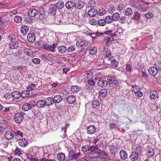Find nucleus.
<instances>
[{
    "label": "nucleus",
    "instance_id": "1",
    "mask_svg": "<svg viewBox=\"0 0 161 161\" xmlns=\"http://www.w3.org/2000/svg\"><path fill=\"white\" fill-rule=\"evenodd\" d=\"M103 55L106 56L104 61H106L107 60L109 61V59H112L113 57L111 56V53L110 49V47L108 45H105L104 46L103 51Z\"/></svg>",
    "mask_w": 161,
    "mask_h": 161
},
{
    "label": "nucleus",
    "instance_id": "2",
    "mask_svg": "<svg viewBox=\"0 0 161 161\" xmlns=\"http://www.w3.org/2000/svg\"><path fill=\"white\" fill-rule=\"evenodd\" d=\"M107 81L108 84L110 86L113 88L116 87L119 85L118 80H116L114 76L108 77Z\"/></svg>",
    "mask_w": 161,
    "mask_h": 161
},
{
    "label": "nucleus",
    "instance_id": "3",
    "mask_svg": "<svg viewBox=\"0 0 161 161\" xmlns=\"http://www.w3.org/2000/svg\"><path fill=\"white\" fill-rule=\"evenodd\" d=\"M92 107L95 108V110H94V114L96 115H99L101 112L98 108L100 105L99 102L97 100H94L92 102Z\"/></svg>",
    "mask_w": 161,
    "mask_h": 161
},
{
    "label": "nucleus",
    "instance_id": "4",
    "mask_svg": "<svg viewBox=\"0 0 161 161\" xmlns=\"http://www.w3.org/2000/svg\"><path fill=\"white\" fill-rule=\"evenodd\" d=\"M24 119V115L23 114L17 113L14 115V119L15 122L18 124L20 123Z\"/></svg>",
    "mask_w": 161,
    "mask_h": 161
},
{
    "label": "nucleus",
    "instance_id": "5",
    "mask_svg": "<svg viewBox=\"0 0 161 161\" xmlns=\"http://www.w3.org/2000/svg\"><path fill=\"white\" fill-rule=\"evenodd\" d=\"M129 3L130 5L133 7L139 9H143L142 6L138 3L135 1L133 0H131L129 2Z\"/></svg>",
    "mask_w": 161,
    "mask_h": 161
},
{
    "label": "nucleus",
    "instance_id": "6",
    "mask_svg": "<svg viewBox=\"0 0 161 161\" xmlns=\"http://www.w3.org/2000/svg\"><path fill=\"white\" fill-rule=\"evenodd\" d=\"M38 14L39 15V18L40 19H42L45 17L46 12L45 9L42 7H41L38 9Z\"/></svg>",
    "mask_w": 161,
    "mask_h": 161
},
{
    "label": "nucleus",
    "instance_id": "7",
    "mask_svg": "<svg viewBox=\"0 0 161 161\" xmlns=\"http://www.w3.org/2000/svg\"><path fill=\"white\" fill-rule=\"evenodd\" d=\"M108 82L107 80L101 78L97 82V86L100 87H104L107 85Z\"/></svg>",
    "mask_w": 161,
    "mask_h": 161
},
{
    "label": "nucleus",
    "instance_id": "8",
    "mask_svg": "<svg viewBox=\"0 0 161 161\" xmlns=\"http://www.w3.org/2000/svg\"><path fill=\"white\" fill-rule=\"evenodd\" d=\"M65 6L68 9L72 10L75 8V4L73 1H68L65 3Z\"/></svg>",
    "mask_w": 161,
    "mask_h": 161
},
{
    "label": "nucleus",
    "instance_id": "9",
    "mask_svg": "<svg viewBox=\"0 0 161 161\" xmlns=\"http://www.w3.org/2000/svg\"><path fill=\"white\" fill-rule=\"evenodd\" d=\"M76 97L73 95H69L66 98V101L69 104H73L76 102Z\"/></svg>",
    "mask_w": 161,
    "mask_h": 161
},
{
    "label": "nucleus",
    "instance_id": "10",
    "mask_svg": "<svg viewBox=\"0 0 161 161\" xmlns=\"http://www.w3.org/2000/svg\"><path fill=\"white\" fill-rule=\"evenodd\" d=\"M28 14L31 17H35L38 14V11L34 8L30 9L28 11Z\"/></svg>",
    "mask_w": 161,
    "mask_h": 161
},
{
    "label": "nucleus",
    "instance_id": "11",
    "mask_svg": "<svg viewBox=\"0 0 161 161\" xmlns=\"http://www.w3.org/2000/svg\"><path fill=\"white\" fill-rule=\"evenodd\" d=\"M158 71V69L155 67H150L148 69L149 74L154 76L156 75Z\"/></svg>",
    "mask_w": 161,
    "mask_h": 161
},
{
    "label": "nucleus",
    "instance_id": "12",
    "mask_svg": "<svg viewBox=\"0 0 161 161\" xmlns=\"http://www.w3.org/2000/svg\"><path fill=\"white\" fill-rule=\"evenodd\" d=\"M19 46V44L18 42L15 40L14 41L10 42L9 45V47L10 48L12 49H17Z\"/></svg>",
    "mask_w": 161,
    "mask_h": 161
},
{
    "label": "nucleus",
    "instance_id": "13",
    "mask_svg": "<svg viewBox=\"0 0 161 161\" xmlns=\"http://www.w3.org/2000/svg\"><path fill=\"white\" fill-rule=\"evenodd\" d=\"M5 138L8 140L13 139L14 137V134L10 131H7L4 134Z\"/></svg>",
    "mask_w": 161,
    "mask_h": 161
},
{
    "label": "nucleus",
    "instance_id": "14",
    "mask_svg": "<svg viewBox=\"0 0 161 161\" xmlns=\"http://www.w3.org/2000/svg\"><path fill=\"white\" fill-rule=\"evenodd\" d=\"M139 157L138 153L136 152H132L130 156V159L132 161H135L137 160Z\"/></svg>",
    "mask_w": 161,
    "mask_h": 161
},
{
    "label": "nucleus",
    "instance_id": "15",
    "mask_svg": "<svg viewBox=\"0 0 161 161\" xmlns=\"http://www.w3.org/2000/svg\"><path fill=\"white\" fill-rule=\"evenodd\" d=\"M18 142L19 145L22 147H26L28 144L27 140L24 138L19 139Z\"/></svg>",
    "mask_w": 161,
    "mask_h": 161
},
{
    "label": "nucleus",
    "instance_id": "16",
    "mask_svg": "<svg viewBox=\"0 0 161 161\" xmlns=\"http://www.w3.org/2000/svg\"><path fill=\"white\" fill-rule=\"evenodd\" d=\"M109 149L111 154L115 155L118 152L117 147L114 145L110 146Z\"/></svg>",
    "mask_w": 161,
    "mask_h": 161
},
{
    "label": "nucleus",
    "instance_id": "17",
    "mask_svg": "<svg viewBox=\"0 0 161 161\" xmlns=\"http://www.w3.org/2000/svg\"><path fill=\"white\" fill-rule=\"evenodd\" d=\"M31 156L30 154H28L27 155L28 158H30V160L31 161H55L53 159H48L46 158H43L42 159H36L35 158H33V157H31Z\"/></svg>",
    "mask_w": 161,
    "mask_h": 161
},
{
    "label": "nucleus",
    "instance_id": "18",
    "mask_svg": "<svg viewBox=\"0 0 161 161\" xmlns=\"http://www.w3.org/2000/svg\"><path fill=\"white\" fill-rule=\"evenodd\" d=\"M75 4V8L78 9H81L83 8L85 5L84 2L82 1H78Z\"/></svg>",
    "mask_w": 161,
    "mask_h": 161
},
{
    "label": "nucleus",
    "instance_id": "19",
    "mask_svg": "<svg viewBox=\"0 0 161 161\" xmlns=\"http://www.w3.org/2000/svg\"><path fill=\"white\" fill-rule=\"evenodd\" d=\"M95 82L92 80L89 79L86 83V88L87 89H90L92 88L95 85Z\"/></svg>",
    "mask_w": 161,
    "mask_h": 161
},
{
    "label": "nucleus",
    "instance_id": "20",
    "mask_svg": "<svg viewBox=\"0 0 161 161\" xmlns=\"http://www.w3.org/2000/svg\"><path fill=\"white\" fill-rule=\"evenodd\" d=\"M97 14V11L93 8L89 10L88 12V15L91 17H94Z\"/></svg>",
    "mask_w": 161,
    "mask_h": 161
},
{
    "label": "nucleus",
    "instance_id": "21",
    "mask_svg": "<svg viewBox=\"0 0 161 161\" xmlns=\"http://www.w3.org/2000/svg\"><path fill=\"white\" fill-rule=\"evenodd\" d=\"M54 103H60L62 100V97L59 95H56L53 98Z\"/></svg>",
    "mask_w": 161,
    "mask_h": 161
},
{
    "label": "nucleus",
    "instance_id": "22",
    "mask_svg": "<svg viewBox=\"0 0 161 161\" xmlns=\"http://www.w3.org/2000/svg\"><path fill=\"white\" fill-rule=\"evenodd\" d=\"M45 101L47 106L51 105L54 103L53 98L51 97H48L46 98Z\"/></svg>",
    "mask_w": 161,
    "mask_h": 161
},
{
    "label": "nucleus",
    "instance_id": "23",
    "mask_svg": "<svg viewBox=\"0 0 161 161\" xmlns=\"http://www.w3.org/2000/svg\"><path fill=\"white\" fill-rule=\"evenodd\" d=\"M28 41L30 42H34L35 40V36L33 33L29 34L27 36Z\"/></svg>",
    "mask_w": 161,
    "mask_h": 161
},
{
    "label": "nucleus",
    "instance_id": "24",
    "mask_svg": "<svg viewBox=\"0 0 161 161\" xmlns=\"http://www.w3.org/2000/svg\"><path fill=\"white\" fill-rule=\"evenodd\" d=\"M37 106L38 108H43L45 107L46 105L45 100H40L37 102Z\"/></svg>",
    "mask_w": 161,
    "mask_h": 161
},
{
    "label": "nucleus",
    "instance_id": "25",
    "mask_svg": "<svg viewBox=\"0 0 161 161\" xmlns=\"http://www.w3.org/2000/svg\"><path fill=\"white\" fill-rule=\"evenodd\" d=\"M120 158L122 159H125L128 157L127 153L124 150H121L119 153Z\"/></svg>",
    "mask_w": 161,
    "mask_h": 161
},
{
    "label": "nucleus",
    "instance_id": "26",
    "mask_svg": "<svg viewBox=\"0 0 161 161\" xmlns=\"http://www.w3.org/2000/svg\"><path fill=\"white\" fill-rule=\"evenodd\" d=\"M87 131L88 134H92L95 132L96 128L93 125H90L87 127Z\"/></svg>",
    "mask_w": 161,
    "mask_h": 161
},
{
    "label": "nucleus",
    "instance_id": "27",
    "mask_svg": "<svg viewBox=\"0 0 161 161\" xmlns=\"http://www.w3.org/2000/svg\"><path fill=\"white\" fill-rule=\"evenodd\" d=\"M57 8L55 5H52L50 8L49 9L48 12L49 14H51L54 15L56 13Z\"/></svg>",
    "mask_w": 161,
    "mask_h": 161
},
{
    "label": "nucleus",
    "instance_id": "28",
    "mask_svg": "<svg viewBox=\"0 0 161 161\" xmlns=\"http://www.w3.org/2000/svg\"><path fill=\"white\" fill-rule=\"evenodd\" d=\"M32 107L31 104L28 103H24L22 106L23 109L25 111H28L31 109Z\"/></svg>",
    "mask_w": 161,
    "mask_h": 161
},
{
    "label": "nucleus",
    "instance_id": "29",
    "mask_svg": "<svg viewBox=\"0 0 161 161\" xmlns=\"http://www.w3.org/2000/svg\"><path fill=\"white\" fill-rule=\"evenodd\" d=\"M64 3L61 0L58 1L55 5L56 8L59 9L62 8L64 7Z\"/></svg>",
    "mask_w": 161,
    "mask_h": 161
},
{
    "label": "nucleus",
    "instance_id": "30",
    "mask_svg": "<svg viewBox=\"0 0 161 161\" xmlns=\"http://www.w3.org/2000/svg\"><path fill=\"white\" fill-rule=\"evenodd\" d=\"M106 13V11L105 9L102 7H100L98 8L97 11V14L100 16H103Z\"/></svg>",
    "mask_w": 161,
    "mask_h": 161
},
{
    "label": "nucleus",
    "instance_id": "31",
    "mask_svg": "<svg viewBox=\"0 0 161 161\" xmlns=\"http://www.w3.org/2000/svg\"><path fill=\"white\" fill-rule=\"evenodd\" d=\"M20 97V93L18 91L14 92L12 93V97L15 99H18Z\"/></svg>",
    "mask_w": 161,
    "mask_h": 161
},
{
    "label": "nucleus",
    "instance_id": "32",
    "mask_svg": "<svg viewBox=\"0 0 161 161\" xmlns=\"http://www.w3.org/2000/svg\"><path fill=\"white\" fill-rule=\"evenodd\" d=\"M104 20L106 24L107 23L108 24L112 23L113 21L112 16L111 15L106 16L104 19Z\"/></svg>",
    "mask_w": 161,
    "mask_h": 161
},
{
    "label": "nucleus",
    "instance_id": "33",
    "mask_svg": "<svg viewBox=\"0 0 161 161\" xmlns=\"http://www.w3.org/2000/svg\"><path fill=\"white\" fill-rule=\"evenodd\" d=\"M29 28L27 25H23L21 28V33L24 34H25L28 32Z\"/></svg>",
    "mask_w": 161,
    "mask_h": 161
},
{
    "label": "nucleus",
    "instance_id": "34",
    "mask_svg": "<svg viewBox=\"0 0 161 161\" xmlns=\"http://www.w3.org/2000/svg\"><path fill=\"white\" fill-rule=\"evenodd\" d=\"M57 158L59 161H62L65 159V155L64 153H60L58 154Z\"/></svg>",
    "mask_w": 161,
    "mask_h": 161
},
{
    "label": "nucleus",
    "instance_id": "35",
    "mask_svg": "<svg viewBox=\"0 0 161 161\" xmlns=\"http://www.w3.org/2000/svg\"><path fill=\"white\" fill-rule=\"evenodd\" d=\"M158 93L157 92L154 91H151L150 93V96L152 99H155L157 97Z\"/></svg>",
    "mask_w": 161,
    "mask_h": 161
},
{
    "label": "nucleus",
    "instance_id": "36",
    "mask_svg": "<svg viewBox=\"0 0 161 161\" xmlns=\"http://www.w3.org/2000/svg\"><path fill=\"white\" fill-rule=\"evenodd\" d=\"M29 94V91L27 90H23L20 93L21 97L23 98H25L26 97L28 96Z\"/></svg>",
    "mask_w": 161,
    "mask_h": 161
},
{
    "label": "nucleus",
    "instance_id": "37",
    "mask_svg": "<svg viewBox=\"0 0 161 161\" xmlns=\"http://www.w3.org/2000/svg\"><path fill=\"white\" fill-rule=\"evenodd\" d=\"M112 17V19L113 21H116L119 19L120 15L119 13H116L113 14Z\"/></svg>",
    "mask_w": 161,
    "mask_h": 161
},
{
    "label": "nucleus",
    "instance_id": "38",
    "mask_svg": "<svg viewBox=\"0 0 161 161\" xmlns=\"http://www.w3.org/2000/svg\"><path fill=\"white\" fill-rule=\"evenodd\" d=\"M109 60L110 61L107 62L106 61V63H105L109 65H110V64H111L112 65L115 67L117 66L118 64V62L114 60H112L111 61V60H110V59H109Z\"/></svg>",
    "mask_w": 161,
    "mask_h": 161
},
{
    "label": "nucleus",
    "instance_id": "39",
    "mask_svg": "<svg viewBox=\"0 0 161 161\" xmlns=\"http://www.w3.org/2000/svg\"><path fill=\"white\" fill-rule=\"evenodd\" d=\"M108 93V91L106 89L103 88L101 89L99 92V95L102 97H105L106 96Z\"/></svg>",
    "mask_w": 161,
    "mask_h": 161
},
{
    "label": "nucleus",
    "instance_id": "40",
    "mask_svg": "<svg viewBox=\"0 0 161 161\" xmlns=\"http://www.w3.org/2000/svg\"><path fill=\"white\" fill-rule=\"evenodd\" d=\"M67 48L64 46L60 47L58 48V52L61 54L64 53L66 51Z\"/></svg>",
    "mask_w": 161,
    "mask_h": 161
},
{
    "label": "nucleus",
    "instance_id": "41",
    "mask_svg": "<svg viewBox=\"0 0 161 161\" xmlns=\"http://www.w3.org/2000/svg\"><path fill=\"white\" fill-rule=\"evenodd\" d=\"M44 59L47 62V61H53L54 59L52 55H45L44 57Z\"/></svg>",
    "mask_w": 161,
    "mask_h": 161
},
{
    "label": "nucleus",
    "instance_id": "42",
    "mask_svg": "<svg viewBox=\"0 0 161 161\" xmlns=\"http://www.w3.org/2000/svg\"><path fill=\"white\" fill-rule=\"evenodd\" d=\"M83 75L86 76L87 78H91L92 75V73L90 71H85L83 73Z\"/></svg>",
    "mask_w": 161,
    "mask_h": 161
},
{
    "label": "nucleus",
    "instance_id": "43",
    "mask_svg": "<svg viewBox=\"0 0 161 161\" xmlns=\"http://www.w3.org/2000/svg\"><path fill=\"white\" fill-rule=\"evenodd\" d=\"M80 88V87L78 86H71L70 90L73 92H75L79 91Z\"/></svg>",
    "mask_w": 161,
    "mask_h": 161
},
{
    "label": "nucleus",
    "instance_id": "44",
    "mask_svg": "<svg viewBox=\"0 0 161 161\" xmlns=\"http://www.w3.org/2000/svg\"><path fill=\"white\" fill-rule=\"evenodd\" d=\"M85 44V41L84 40H79L76 43V45L78 47L80 46V47H83Z\"/></svg>",
    "mask_w": 161,
    "mask_h": 161
},
{
    "label": "nucleus",
    "instance_id": "45",
    "mask_svg": "<svg viewBox=\"0 0 161 161\" xmlns=\"http://www.w3.org/2000/svg\"><path fill=\"white\" fill-rule=\"evenodd\" d=\"M92 148V147H89L88 146H84L82 147L81 150L84 153L88 151H91Z\"/></svg>",
    "mask_w": 161,
    "mask_h": 161
},
{
    "label": "nucleus",
    "instance_id": "46",
    "mask_svg": "<svg viewBox=\"0 0 161 161\" xmlns=\"http://www.w3.org/2000/svg\"><path fill=\"white\" fill-rule=\"evenodd\" d=\"M113 39V38H112L111 37L109 36H107L105 37V40H106L107 42L106 43V45H108L111 44L112 43V41Z\"/></svg>",
    "mask_w": 161,
    "mask_h": 161
},
{
    "label": "nucleus",
    "instance_id": "47",
    "mask_svg": "<svg viewBox=\"0 0 161 161\" xmlns=\"http://www.w3.org/2000/svg\"><path fill=\"white\" fill-rule=\"evenodd\" d=\"M133 12L131 8H128L126 9L125 11V14L126 15H130L132 14Z\"/></svg>",
    "mask_w": 161,
    "mask_h": 161
},
{
    "label": "nucleus",
    "instance_id": "48",
    "mask_svg": "<svg viewBox=\"0 0 161 161\" xmlns=\"http://www.w3.org/2000/svg\"><path fill=\"white\" fill-rule=\"evenodd\" d=\"M97 23L98 25L101 26H104L106 25V23L104 19H99L97 21Z\"/></svg>",
    "mask_w": 161,
    "mask_h": 161
},
{
    "label": "nucleus",
    "instance_id": "49",
    "mask_svg": "<svg viewBox=\"0 0 161 161\" xmlns=\"http://www.w3.org/2000/svg\"><path fill=\"white\" fill-rule=\"evenodd\" d=\"M75 154L74 151H71L69 153V158L70 160H72L75 157Z\"/></svg>",
    "mask_w": 161,
    "mask_h": 161
},
{
    "label": "nucleus",
    "instance_id": "50",
    "mask_svg": "<svg viewBox=\"0 0 161 161\" xmlns=\"http://www.w3.org/2000/svg\"><path fill=\"white\" fill-rule=\"evenodd\" d=\"M97 51V49L96 47H92L89 50V53L90 54L94 55L96 53Z\"/></svg>",
    "mask_w": 161,
    "mask_h": 161
},
{
    "label": "nucleus",
    "instance_id": "51",
    "mask_svg": "<svg viewBox=\"0 0 161 161\" xmlns=\"http://www.w3.org/2000/svg\"><path fill=\"white\" fill-rule=\"evenodd\" d=\"M22 19V17L19 16H16L14 18L15 22L19 23L21 22Z\"/></svg>",
    "mask_w": 161,
    "mask_h": 161
},
{
    "label": "nucleus",
    "instance_id": "52",
    "mask_svg": "<svg viewBox=\"0 0 161 161\" xmlns=\"http://www.w3.org/2000/svg\"><path fill=\"white\" fill-rule=\"evenodd\" d=\"M36 87V85L33 84H31L29 85L27 87L28 91H31L35 89Z\"/></svg>",
    "mask_w": 161,
    "mask_h": 161
},
{
    "label": "nucleus",
    "instance_id": "53",
    "mask_svg": "<svg viewBox=\"0 0 161 161\" xmlns=\"http://www.w3.org/2000/svg\"><path fill=\"white\" fill-rule=\"evenodd\" d=\"M3 110V112L8 113L10 111L9 108H3V106L0 104V111Z\"/></svg>",
    "mask_w": 161,
    "mask_h": 161
},
{
    "label": "nucleus",
    "instance_id": "54",
    "mask_svg": "<svg viewBox=\"0 0 161 161\" xmlns=\"http://www.w3.org/2000/svg\"><path fill=\"white\" fill-rule=\"evenodd\" d=\"M88 3L90 4L91 7H95L97 5V3L94 0H90L89 1Z\"/></svg>",
    "mask_w": 161,
    "mask_h": 161
},
{
    "label": "nucleus",
    "instance_id": "55",
    "mask_svg": "<svg viewBox=\"0 0 161 161\" xmlns=\"http://www.w3.org/2000/svg\"><path fill=\"white\" fill-rule=\"evenodd\" d=\"M155 66L158 70H161V62L157 61L155 63Z\"/></svg>",
    "mask_w": 161,
    "mask_h": 161
},
{
    "label": "nucleus",
    "instance_id": "56",
    "mask_svg": "<svg viewBox=\"0 0 161 161\" xmlns=\"http://www.w3.org/2000/svg\"><path fill=\"white\" fill-rule=\"evenodd\" d=\"M95 153L98 154V155L101 154L105 155L107 156V154L104 151L102 150H100L98 149L95 150Z\"/></svg>",
    "mask_w": 161,
    "mask_h": 161
},
{
    "label": "nucleus",
    "instance_id": "57",
    "mask_svg": "<svg viewBox=\"0 0 161 161\" xmlns=\"http://www.w3.org/2000/svg\"><path fill=\"white\" fill-rule=\"evenodd\" d=\"M140 16V14L138 12H136L134 14V16L133 17L134 19L135 20L139 19Z\"/></svg>",
    "mask_w": 161,
    "mask_h": 161
},
{
    "label": "nucleus",
    "instance_id": "58",
    "mask_svg": "<svg viewBox=\"0 0 161 161\" xmlns=\"http://www.w3.org/2000/svg\"><path fill=\"white\" fill-rule=\"evenodd\" d=\"M140 74L141 75L142 77L145 80L147 79L148 77L147 75L146 74V72L142 71L140 72Z\"/></svg>",
    "mask_w": 161,
    "mask_h": 161
},
{
    "label": "nucleus",
    "instance_id": "59",
    "mask_svg": "<svg viewBox=\"0 0 161 161\" xmlns=\"http://www.w3.org/2000/svg\"><path fill=\"white\" fill-rule=\"evenodd\" d=\"M153 16V14L150 12H149L144 15V17L147 19H150Z\"/></svg>",
    "mask_w": 161,
    "mask_h": 161
},
{
    "label": "nucleus",
    "instance_id": "60",
    "mask_svg": "<svg viewBox=\"0 0 161 161\" xmlns=\"http://www.w3.org/2000/svg\"><path fill=\"white\" fill-rule=\"evenodd\" d=\"M8 40L10 41V42H12V41H14L16 40L15 36L13 34H11L9 36H8Z\"/></svg>",
    "mask_w": 161,
    "mask_h": 161
},
{
    "label": "nucleus",
    "instance_id": "61",
    "mask_svg": "<svg viewBox=\"0 0 161 161\" xmlns=\"http://www.w3.org/2000/svg\"><path fill=\"white\" fill-rule=\"evenodd\" d=\"M66 129L65 127H62L61 129V132L63 134L62 136H62L63 137H64L66 136Z\"/></svg>",
    "mask_w": 161,
    "mask_h": 161
},
{
    "label": "nucleus",
    "instance_id": "62",
    "mask_svg": "<svg viewBox=\"0 0 161 161\" xmlns=\"http://www.w3.org/2000/svg\"><path fill=\"white\" fill-rule=\"evenodd\" d=\"M97 21L96 19L92 18L90 20V24L92 25H96L97 24Z\"/></svg>",
    "mask_w": 161,
    "mask_h": 161
},
{
    "label": "nucleus",
    "instance_id": "63",
    "mask_svg": "<svg viewBox=\"0 0 161 161\" xmlns=\"http://www.w3.org/2000/svg\"><path fill=\"white\" fill-rule=\"evenodd\" d=\"M120 19L119 21L122 24H124L125 22L126 18L125 16H121Z\"/></svg>",
    "mask_w": 161,
    "mask_h": 161
},
{
    "label": "nucleus",
    "instance_id": "64",
    "mask_svg": "<svg viewBox=\"0 0 161 161\" xmlns=\"http://www.w3.org/2000/svg\"><path fill=\"white\" fill-rule=\"evenodd\" d=\"M49 45L47 44H44L42 45L41 47L45 50H48L49 47Z\"/></svg>",
    "mask_w": 161,
    "mask_h": 161
}]
</instances>
